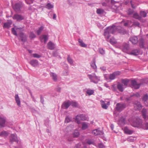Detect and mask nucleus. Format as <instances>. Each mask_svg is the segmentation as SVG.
I'll return each mask as SVG.
<instances>
[{"mask_svg": "<svg viewBox=\"0 0 148 148\" xmlns=\"http://www.w3.org/2000/svg\"><path fill=\"white\" fill-rule=\"evenodd\" d=\"M117 28L115 26L112 25L107 27L105 29L104 35L106 40L111 44H114L116 43V41L114 38H111L110 40H109V39L111 36V34H113L116 31Z\"/></svg>", "mask_w": 148, "mask_h": 148, "instance_id": "nucleus-1", "label": "nucleus"}, {"mask_svg": "<svg viewBox=\"0 0 148 148\" xmlns=\"http://www.w3.org/2000/svg\"><path fill=\"white\" fill-rule=\"evenodd\" d=\"M88 77L89 78L91 82L97 84L100 80V77L97 76L95 73L88 75Z\"/></svg>", "mask_w": 148, "mask_h": 148, "instance_id": "nucleus-2", "label": "nucleus"}, {"mask_svg": "<svg viewBox=\"0 0 148 148\" xmlns=\"http://www.w3.org/2000/svg\"><path fill=\"white\" fill-rule=\"evenodd\" d=\"M126 107V104L125 103L121 102L117 103L115 107V109L118 111V112H121L124 110Z\"/></svg>", "mask_w": 148, "mask_h": 148, "instance_id": "nucleus-3", "label": "nucleus"}, {"mask_svg": "<svg viewBox=\"0 0 148 148\" xmlns=\"http://www.w3.org/2000/svg\"><path fill=\"white\" fill-rule=\"evenodd\" d=\"M18 40L25 43L27 40V37L26 35L22 32H20L18 34Z\"/></svg>", "mask_w": 148, "mask_h": 148, "instance_id": "nucleus-4", "label": "nucleus"}, {"mask_svg": "<svg viewBox=\"0 0 148 148\" xmlns=\"http://www.w3.org/2000/svg\"><path fill=\"white\" fill-rule=\"evenodd\" d=\"M87 118L86 116L84 114H82L77 115L75 117L76 121L78 123L80 120L82 121H85L87 120Z\"/></svg>", "mask_w": 148, "mask_h": 148, "instance_id": "nucleus-5", "label": "nucleus"}, {"mask_svg": "<svg viewBox=\"0 0 148 148\" xmlns=\"http://www.w3.org/2000/svg\"><path fill=\"white\" fill-rule=\"evenodd\" d=\"M23 6V4L21 2H18L16 3L14 6L13 8L14 10L16 12H19L21 11V9Z\"/></svg>", "mask_w": 148, "mask_h": 148, "instance_id": "nucleus-6", "label": "nucleus"}, {"mask_svg": "<svg viewBox=\"0 0 148 148\" xmlns=\"http://www.w3.org/2000/svg\"><path fill=\"white\" fill-rule=\"evenodd\" d=\"M130 45L127 43H124L122 45L121 49L122 51L128 54L129 52Z\"/></svg>", "mask_w": 148, "mask_h": 148, "instance_id": "nucleus-7", "label": "nucleus"}, {"mask_svg": "<svg viewBox=\"0 0 148 148\" xmlns=\"http://www.w3.org/2000/svg\"><path fill=\"white\" fill-rule=\"evenodd\" d=\"M142 123V121L141 119H137L132 123V126L135 127H140Z\"/></svg>", "mask_w": 148, "mask_h": 148, "instance_id": "nucleus-8", "label": "nucleus"}, {"mask_svg": "<svg viewBox=\"0 0 148 148\" xmlns=\"http://www.w3.org/2000/svg\"><path fill=\"white\" fill-rule=\"evenodd\" d=\"M131 84L134 88L137 89L140 88V85L142 84L141 83H138L135 80H133L131 81Z\"/></svg>", "mask_w": 148, "mask_h": 148, "instance_id": "nucleus-9", "label": "nucleus"}, {"mask_svg": "<svg viewBox=\"0 0 148 148\" xmlns=\"http://www.w3.org/2000/svg\"><path fill=\"white\" fill-rule=\"evenodd\" d=\"M120 74V72L119 71H115L112 73L109 76V79L111 80L114 79L116 78V77L119 75Z\"/></svg>", "mask_w": 148, "mask_h": 148, "instance_id": "nucleus-10", "label": "nucleus"}, {"mask_svg": "<svg viewBox=\"0 0 148 148\" xmlns=\"http://www.w3.org/2000/svg\"><path fill=\"white\" fill-rule=\"evenodd\" d=\"M92 134L95 136L98 135H102L103 134V133L102 130H100L99 128L93 130L92 132Z\"/></svg>", "mask_w": 148, "mask_h": 148, "instance_id": "nucleus-11", "label": "nucleus"}, {"mask_svg": "<svg viewBox=\"0 0 148 148\" xmlns=\"http://www.w3.org/2000/svg\"><path fill=\"white\" fill-rule=\"evenodd\" d=\"M140 50L139 49H135L132 50L131 51H129L128 54L134 56H138L139 54Z\"/></svg>", "mask_w": 148, "mask_h": 148, "instance_id": "nucleus-12", "label": "nucleus"}, {"mask_svg": "<svg viewBox=\"0 0 148 148\" xmlns=\"http://www.w3.org/2000/svg\"><path fill=\"white\" fill-rule=\"evenodd\" d=\"M13 18L14 19L16 20L17 21H20L24 19L23 16L21 15L18 14L14 15Z\"/></svg>", "mask_w": 148, "mask_h": 148, "instance_id": "nucleus-13", "label": "nucleus"}, {"mask_svg": "<svg viewBox=\"0 0 148 148\" xmlns=\"http://www.w3.org/2000/svg\"><path fill=\"white\" fill-rule=\"evenodd\" d=\"M6 118L1 115V128L6 126L5 122Z\"/></svg>", "mask_w": 148, "mask_h": 148, "instance_id": "nucleus-14", "label": "nucleus"}, {"mask_svg": "<svg viewBox=\"0 0 148 148\" xmlns=\"http://www.w3.org/2000/svg\"><path fill=\"white\" fill-rule=\"evenodd\" d=\"M129 40L134 44H137L138 42V38L136 36L131 37L130 38Z\"/></svg>", "mask_w": 148, "mask_h": 148, "instance_id": "nucleus-15", "label": "nucleus"}, {"mask_svg": "<svg viewBox=\"0 0 148 148\" xmlns=\"http://www.w3.org/2000/svg\"><path fill=\"white\" fill-rule=\"evenodd\" d=\"M17 140V138L15 134H12L10 138V142L12 143L14 142H16Z\"/></svg>", "mask_w": 148, "mask_h": 148, "instance_id": "nucleus-16", "label": "nucleus"}, {"mask_svg": "<svg viewBox=\"0 0 148 148\" xmlns=\"http://www.w3.org/2000/svg\"><path fill=\"white\" fill-rule=\"evenodd\" d=\"M30 64L32 66L36 67L38 65V62L37 60L35 59L32 60L29 62Z\"/></svg>", "mask_w": 148, "mask_h": 148, "instance_id": "nucleus-17", "label": "nucleus"}, {"mask_svg": "<svg viewBox=\"0 0 148 148\" xmlns=\"http://www.w3.org/2000/svg\"><path fill=\"white\" fill-rule=\"evenodd\" d=\"M47 45L48 48L50 50H53L55 48V44L51 41L48 43Z\"/></svg>", "mask_w": 148, "mask_h": 148, "instance_id": "nucleus-18", "label": "nucleus"}, {"mask_svg": "<svg viewBox=\"0 0 148 148\" xmlns=\"http://www.w3.org/2000/svg\"><path fill=\"white\" fill-rule=\"evenodd\" d=\"M125 118L123 116L121 117L118 121V124L120 125H123L125 123Z\"/></svg>", "mask_w": 148, "mask_h": 148, "instance_id": "nucleus-19", "label": "nucleus"}, {"mask_svg": "<svg viewBox=\"0 0 148 148\" xmlns=\"http://www.w3.org/2000/svg\"><path fill=\"white\" fill-rule=\"evenodd\" d=\"M15 99L17 105L19 107H21V101L18 94L15 95Z\"/></svg>", "mask_w": 148, "mask_h": 148, "instance_id": "nucleus-20", "label": "nucleus"}, {"mask_svg": "<svg viewBox=\"0 0 148 148\" xmlns=\"http://www.w3.org/2000/svg\"><path fill=\"white\" fill-rule=\"evenodd\" d=\"M50 75L52 77V79L54 81L56 82L57 80V76L56 73L53 72H51Z\"/></svg>", "mask_w": 148, "mask_h": 148, "instance_id": "nucleus-21", "label": "nucleus"}, {"mask_svg": "<svg viewBox=\"0 0 148 148\" xmlns=\"http://www.w3.org/2000/svg\"><path fill=\"white\" fill-rule=\"evenodd\" d=\"M117 88L118 90L122 92L124 90L123 84H120L119 83H118Z\"/></svg>", "mask_w": 148, "mask_h": 148, "instance_id": "nucleus-22", "label": "nucleus"}, {"mask_svg": "<svg viewBox=\"0 0 148 148\" xmlns=\"http://www.w3.org/2000/svg\"><path fill=\"white\" fill-rule=\"evenodd\" d=\"M141 112L142 114L143 117L144 119H146L147 117L146 115L147 110H146L143 108V109Z\"/></svg>", "mask_w": 148, "mask_h": 148, "instance_id": "nucleus-23", "label": "nucleus"}, {"mask_svg": "<svg viewBox=\"0 0 148 148\" xmlns=\"http://www.w3.org/2000/svg\"><path fill=\"white\" fill-rule=\"evenodd\" d=\"M70 105V101H68L64 102L62 105V107L63 108L64 107L65 109H67Z\"/></svg>", "mask_w": 148, "mask_h": 148, "instance_id": "nucleus-24", "label": "nucleus"}, {"mask_svg": "<svg viewBox=\"0 0 148 148\" xmlns=\"http://www.w3.org/2000/svg\"><path fill=\"white\" fill-rule=\"evenodd\" d=\"M134 104L135 105L138 107L137 109H138L140 110L141 109L142 106L139 102L138 101H135Z\"/></svg>", "mask_w": 148, "mask_h": 148, "instance_id": "nucleus-25", "label": "nucleus"}, {"mask_svg": "<svg viewBox=\"0 0 148 148\" xmlns=\"http://www.w3.org/2000/svg\"><path fill=\"white\" fill-rule=\"evenodd\" d=\"M144 40L143 38H141L139 41V45L140 47L142 48L144 47Z\"/></svg>", "mask_w": 148, "mask_h": 148, "instance_id": "nucleus-26", "label": "nucleus"}, {"mask_svg": "<svg viewBox=\"0 0 148 148\" xmlns=\"http://www.w3.org/2000/svg\"><path fill=\"white\" fill-rule=\"evenodd\" d=\"M79 134V133L78 130H75L73 134V137H77Z\"/></svg>", "mask_w": 148, "mask_h": 148, "instance_id": "nucleus-27", "label": "nucleus"}, {"mask_svg": "<svg viewBox=\"0 0 148 148\" xmlns=\"http://www.w3.org/2000/svg\"><path fill=\"white\" fill-rule=\"evenodd\" d=\"M78 41L79 43V45L80 46L82 47H85L87 46V45H86L83 42V41L81 39H79L78 40Z\"/></svg>", "mask_w": 148, "mask_h": 148, "instance_id": "nucleus-28", "label": "nucleus"}, {"mask_svg": "<svg viewBox=\"0 0 148 148\" xmlns=\"http://www.w3.org/2000/svg\"><path fill=\"white\" fill-rule=\"evenodd\" d=\"M88 127V123H86L85 122H83L82 124V128L83 130H86L87 129Z\"/></svg>", "mask_w": 148, "mask_h": 148, "instance_id": "nucleus-29", "label": "nucleus"}, {"mask_svg": "<svg viewBox=\"0 0 148 148\" xmlns=\"http://www.w3.org/2000/svg\"><path fill=\"white\" fill-rule=\"evenodd\" d=\"M44 28V27L43 26H41L36 31L37 34L38 35H39L40 34Z\"/></svg>", "mask_w": 148, "mask_h": 148, "instance_id": "nucleus-30", "label": "nucleus"}, {"mask_svg": "<svg viewBox=\"0 0 148 148\" xmlns=\"http://www.w3.org/2000/svg\"><path fill=\"white\" fill-rule=\"evenodd\" d=\"M42 40H44V42L45 43H46L47 42V40L48 39V38L47 36L46 35H43L42 36V38H40Z\"/></svg>", "mask_w": 148, "mask_h": 148, "instance_id": "nucleus-31", "label": "nucleus"}, {"mask_svg": "<svg viewBox=\"0 0 148 148\" xmlns=\"http://www.w3.org/2000/svg\"><path fill=\"white\" fill-rule=\"evenodd\" d=\"M121 82L122 83L124 84V86H127L129 80L127 79H122L121 80Z\"/></svg>", "mask_w": 148, "mask_h": 148, "instance_id": "nucleus-32", "label": "nucleus"}, {"mask_svg": "<svg viewBox=\"0 0 148 148\" xmlns=\"http://www.w3.org/2000/svg\"><path fill=\"white\" fill-rule=\"evenodd\" d=\"M9 133L7 131H3L1 132V136L6 137L8 136Z\"/></svg>", "mask_w": 148, "mask_h": 148, "instance_id": "nucleus-33", "label": "nucleus"}, {"mask_svg": "<svg viewBox=\"0 0 148 148\" xmlns=\"http://www.w3.org/2000/svg\"><path fill=\"white\" fill-rule=\"evenodd\" d=\"M124 131L125 133L130 134H131L133 133L132 131L128 129L126 127H125Z\"/></svg>", "mask_w": 148, "mask_h": 148, "instance_id": "nucleus-34", "label": "nucleus"}, {"mask_svg": "<svg viewBox=\"0 0 148 148\" xmlns=\"http://www.w3.org/2000/svg\"><path fill=\"white\" fill-rule=\"evenodd\" d=\"M54 6L53 5L51 4L50 3H47L45 6V8L48 9H50L53 8Z\"/></svg>", "mask_w": 148, "mask_h": 148, "instance_id": "nucleus-35", "label": "nucleus"}, {"mask_svg": "<svg viewBox=\"0 0 148 148\" xmlns=\"http://www.w3.org/2000/svg\"><path fill=\"white\" fill-rule=\"evenodd\" d=\"M36 36V35L33 32H31L30 33L29 37L30 39L32 40L35 38Z\"/></svg>", "mask_w": 148, "mask_h": 148, "instance_id": "nucleus-36", "label": "nucleus"}, {"mask_svg": "<svg viewBox=\"0 0 148 148\" xmlns=\"http://www.w3.org/2000/svg\"><path fill=\"white\" fill-rule=\"evenodd\" d=\"M134 11L131 8H129L127 11V13L129 15H131L134 13Z\"/></svg>", "mask_w": 148, "mask_h": 148, "instance_id": "nucleus-37", "label": "nucleus"}, {"mask_svg": "<svg viewBox=\"0 0 148 148\" xmlns=\"http://www.w3.org/2000/svg\"><path fill=\"white\" fill-rule=\"evenodd\" d=\"M91 66L94 69H95L97 67L95 64V60H94L90 64Z\"/></svg>", "mask_w": 148, "mask_h": 148, "instance_id": "nucleus-38", "label": "nucleus"}, {"mask_svg": "<svg viewBox=\"0 0 148 148\" xmlns=\"http://www.w3.org/2000/svg\"><path fill=\"white\" fill-rule=\"evenodd\" d=\"M147 13L145 11H141L140 12V15L141 17H145L147 16Z\"/></svg>", "mask_w": 148, "mask_h": 148, "instance_id": "nucleus-39", "label": "nucleus"}, {"mask_svg": "<svg viewBox=\"0 0 148 148\" xmlns=\"http://www.w3.org/2000/svg\"><path fill=\"white\" fill-rule=\"evenodd\" d=\"M97 13L99 14H103L104 13V11L103 9H99L97 10Z\"/></svg>", "mask_w": 148, "mask_h": 148, "instance_id": "nucleus-40", "label": "nucleus"}, {"mask_svg": "<svg viewBox=\"0 0 148 148\" xmlns=\"http://www.w3.org/2000/svg\"><path fill=\"white\" fill-rule=\"evenodd\" d=\"M101 105L102 108L104 109H107L108 107V106L104 103L103 101L101 102Z\"/></svg>", "mask_w": 148, "mask_h": 148, "instance_id": "nucleus-41", "label": "nucleus"}, {"mask_svg": "<svg viewBox=\"0 0 148 148\" xmlns=\"http://www.w3.org/2000/svg\"><path fill=\"white\" fill-rule=\"evenodd\" d=\"M86 93L89 95L93 94L94 91L93 90L88 89L86 91Z\"/></svg>", "mask_w": 148, "mask_h": 148, "instance_id": "nucleus-42", "label": "nucleus"}, {"mask_svg": "<svg viewBox=\"0 0 148 148\" xmlns=\"http://www.w3.org/2000/svg\"><path fill=\"white\" fill-rule=\"evenodd\" d=\"M68 62L71 65L73 64V60L70 58V56L69 55L67 58Z\"/></svg>", "mask_w": 148, "mask_h": 148, "instance_id": "nucleus-43", "label": "nucleus"}, {"mask_svg": "<svg viewBox=\"0 0 148 148\" xmlns=\"http://www.w3.org/2000/svg\"><path fill=\"white\" fill-rule=\"evenodd\" d=\"M71 105L73 107H77L78 106V103L75 101H70Z\"/></svg>", "mask_w": 148, "mask_h": 148, "instance_id": "nucleus-44", "label": "nucleus"}, {"mask_svg": "<svg viewBox=\"0 0 148 148\" xmlns=\"http://www.w3.org/2000/svg\"><path fill=\"white\" fill-rule=\"evenodd\" d=\"M134 17L137 19H140L141 18V17H140L138 14L137 13H135L133 14Z\"/></svg>", "mask_w": 148, "mask_h": 148, "instance_id": "nucleus-45", "label": "nucleus"}, {"mask_svg": "<svg viewBox=\"0 0 148 148\" xmlns=\"http://www.w3.org/2000/svg\"><path fill=\"white\" fill-rule=\"evenodd\" d=\"M11 24V23H5L4 24L3 27H5L9 28L10 27V25Z\"/></svg>", "mask_w": 148, "mask_h": 148, "instance_id": "nucleus-46", "label": "nucleus"}, {"mask_svg": "<svg viewBox=\"0 0 148 148\" xmlns=\"http://www.w3.org/2000/svg\"><path fill=\"white\" fill-rule=\"evenodd\" d=\"M12 33L14 35L17 36L18 35V34H17L16 31L15 30L14 28H12Z\"/></svg>", "mask_w": 148, "mask_h": 148, "instance_id": "nucleus-47", "label": "nucleus"}, {"mask_svg": "<svg viewBox=\"0 0 148 148\" xmlns=\"http://www.w3.org/2000/svg\"><path fill=\"white\" fill-rule=\"evenodd\" d=\"M132 26H136L139 27L140 26V23L138 21H135L132 24Z\"/></svg>", "mask_w": 148, "mask_h": 148, "instance_id": "nucleus-48", "label": "nucleus"}, {"mask_svg": "<svg viewBox=\"0 0 148 148\" xmlns=\"http://www.w3.org/2000/svg\"><path fill=\"white\" fill-rule=\"evenodd\" d=\"M148 98V95L146 94L143 97V100L144 101H147Z\"/></svg>", "mask_w": 148, "mask_h": 148, "instance_id": "nucleus-49", "label": "nucleus"}, {"mask_svg": "<svg viewBox=\"0 0 148 148\" xmlns=\"http://www.w3.org/2000/svg\"><path fill=\"white\" fill-rule=\"evenodd\" d=\"M34 0H25V2L27 4H30L33 2Z\"/></svg>", "mask_w": 148, "mask_h": 148, "instance_id": "nucleus-50", "label": "nucleus"}, {"mask_svg": "<svg viewBox=\"0 0 148 148\" xmlns=\"http://www.w3.org/2000/svg\"><path fill=\"white\" fill-rule=\"evenodd\" d=\"M118 112V111L115 109V108L114 111L113 112V114L114 117H117V115H118L119 114L117 113Z\"/></svg>", "mask_w": 148, "mask_h": 148, "instance_id": "nucleus-51", "label": "nucleus"}, {"mask_svg": "<svg viewBox=\"0 0 148 148\" xmlns=\"http://www.w3.org/2000/svg\"><path fill=\"white\" fill-rule=\"evenodd\" d=\"M87 143L89 145L93 144L94 142L92 140H88L87 141Z\"/></svg>", "mask_w": 148, "mask_h": 148, "instance_id": "nucleus-52", "label": "nucleus"}, {"mask_svg": "<svg viewBox=\"0 0 148 148\" xmlns=\"http://www.w3.org/2000/svg\"><path fill=\"white\" fill-rule=\"evenodd\" d=\"M33 56L34 57L37 58H40L41 56L37 53H34L33 54Z\"/></svg>", "mask_w": 148, "mask_h": 148, "instance_id": "nucleus-53", "label": "nucleus"}, {"mask_svg": "<svg viewBox=\"0 0 148 148\" xmlns=\"http://www.w3.org/2000/svg\"><path fill=\"white\" fill-rule=\"evenodd\" d=\"M99 52L101 54L103 55L105 53L103 49L100 48L99 49Z\"/></svg>", "mask_w": 148, "mask_h": 148, "instance_id": "nucleus-54", "label": "nucleus"}, {"mask_svg": "<svg viewBox=\"0 0 148 148\" xmlns=\"http://www.w3.org/2000/svg\"><path fill=\"white\" fill-rule=\"evenodd\" d=\"M135 96L136 97H139L140 96V94L138 93H136L134 94L131 95V97L133 96Z\"/></svg>", "mask_w": 148, "mask_h": 148, "instance_id": "nucleus-55", "label": "nucleus"}, {"mask_svg": "<svg viewBox=\"0 0 148 148\" xmlns=\"http://www.w3.org/2000/svg\"><path fill=\"white\" fill-rule=\"evenodd\" d=\"M71 121V119L68 117H66L65 118V123H68Z\"/></svg>", "mask_w": 148, "mask_h": 148, "instance_id": "nucleus-56", "label": "nucleus"}, {"mask_svg": "<svg viewBox=\"0 0 148 148\" xmlns=\"http://www.w3.org/2000/svg\"><path fill=\"white\" fill-rule=\"evenodd\" d=\"M53 55L55 57H56L58 56V53L57 51H54L53 53Z\"/></svg>", "mask_w": 148, "mask_h": 148, "instance_id": "nucleus-57", "label": "nucleus"}, {"mask_svg": "<svg viewBox=\"0 0 148 148\" xmlns=\"http://www.w3.org/2000/svg\"><path fill=\"white\" fill-rule=\"evenodd\" d=\"M66 130L68 132L71 131V127L70 126H67L66 128Z\"/></svg>", "mask_w": 148, "mask_h": 148, "instance_id": "nucleus-58", "label": "nucleus"}, {"mask_svg": "<svg viewBox=\"0 0 148 148\" xmlns=\"http://www.w3.org/2000/svg\"><path fill=\"white\" fill-rule=\"evenodd\" d=\"M112 90H113V91H116V86H115V84L113 85L112 86Z\"/></svg>", "mask_w": 148, "mask_h": 148, "instance_id": "nucleus-59", "label": "nucleus"}, {"mask_svg": "<svg viewBox=\"0 0 148 148\" xmlns=\"http://www.w3.org/2000/svg\"><path fill=\"white\" fill-rule=\"evenodd\" d=\"M127 24H128V26H132V25H131L132 22L130 20H127Z\"/></svg>", "mask_w": 148, "mask_h": 148, "instance_id": "nucleus-60", "label": "nucleus"}, {"mask_svg": "<svg viewBox=\"0 0 148 148\" xmlns=\"http://www.w3.org/2000/svg\"><path fill=\"white\" fill-rule=\"evenodd\" d=\"M56 90L57 92H60L61 88L60 87H58L56 88Z\"/></svg>", "mask_w": 148, "mask_h": 148, "instance_id": "nucleus-61", "label": "nucleus"}, {"mask_svg": "<svg viewBox=\"0 0 148 148\" xmlns=\"http://www.w3.org/2000/svg\"><path fill=\"white\" fill-rule=\"evenodd\" d=\"M80 145L79 144H77L75 145L74 148H80Z\"/></svg>", "mask_w": 148, "mask_h": 148, "instance_id": "nucleus-62", "label": "nucleus"}, {"mask_svg": "<svg viewBox=\"0 0 148 148\" xmlns=\"http://www.w3.org/2000/svg\"><path fill=\"white\" fill-rule=\"evenodd\" d=\"M53 18L54 20H56V15L55 14L53 13Z\"/></svg>", "mask_w": 148, "mask_h": 148, "instance_id": "nucleus-63", "label": "nucleus"}, {"mask_svg": "<svg viewBox=\"0 0 148 148\" xmlns=\"http://www.w3.org/2000/svg\"><path fill=\"white\" fill-rule=\"evenodd\" d=\"M145 129L148 130V123H147L145 124Z\"/></svg>", "mask_w": 148, "mask_h": 148, "instance_id": "nucleus-64", "label": "nucleus"}]
</instances>
